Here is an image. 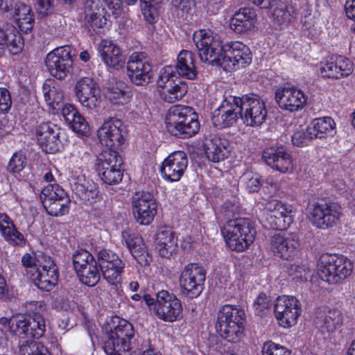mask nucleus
Masks as SVG:
<instances>
[{
	"label": "nucleus",
	"instance_id": "18",
	"mask_svg": "<svg viewBox=\"0 0 355 355\" xmlns=\"http://www.w3.org/2000/svg\"><path fill=\"white\" fill-rule=\"evenodd\" d=\"M274 312L280 326L287 328L295 325L301 315L300 301L293 296L278 297L274 304Z\"/></svg>",
	"mask_w": 355,
	"mask_h": 355
},
{
	"label": "nucleus",
	"instance_id": "52",
	"mask_svg": "<svg viewBox=\"0 0 355 355\" xmlns=\"http://www.w3.org/2000/svg\"><path fill=\"white\" fill-rule=\"evenodd\" d=\"M27 158L24 152L19 150L15 152L10 159L7 171L11 173H19L26 166Z\"/></svg>",
	"mask_w": 355,
	"mask_h": 355
},
{
	"label": "nucleus",
	"instance_id": "34",
	"mask_svg": "<svg viewBox=\"0 0 355 355\" xmlns=\"http://www.w3.org/2000/svg\"><path fill=\"white\" fill-rule=\"evenodd\" d=\"M256 16L252 8H241L231 19L230 27L236 33H243L254 27Z\"/></svg>",
	"mask_w": 355,
	"mask_h": 355
},
{
	"label": "nucleus",
	"instance_id": "7",
	"mask_svg": "<svg viewBox=\"0 0 355 355\" xmlns=\"http://www.w3.org/2000/svg\"><path fill=\"white\" fill-rule=\"evenodd\" d=\"M95 254L103 278L109 284L117 287L121 283V274L125 266V261L110 249H96Z\"/></svg>",
	"mask_w": 355,
	"mask_h": 355
},
{
	"label": "nucleus",
	"instance_id": "41",
	"mask_svg": "<svg viewBox=\"0 0 355 355\" xmlns=\"http://www.w3.org/2000/svg\"><path fill=\"white\" fill-rule=\"evenodd\" d=\"M343 322V316L338 309H330L321 318L318 317L315 323L318 328L328 332H334L340 328Z\"/></svg>",
	"mask_w": 355,
	"mask_h": 355
},
{
	"label": "nucleus",
	"instance_id": "13",
	"mask_svg": "<svg viewBox=\"0 0 355 355\" xmlns=\"http://www.w3.org/2000/svg\"><path fill=\"white\" fill-rule=\"evenodd\" d=\"M123 159L115 150L103 152L96 159V167L101 180L107 184H115L121 181Z\"/></svg>",
	"mask_w": 355,
	"mask_h": 355
},
{
	"label": "nucleus",
	"instance_id": "51",
	"mask_svg": "<svg viewBox=\"0 0 355 355\" xmlns=\"http://www.w3.org/2000/svg\"><path fill=\"white\" fill-rule=\"evenodd\" d=\"M1 235L10 245L22 248L26 245V240L24 236L17 230L15 225L4 231L1 233Z\"/></svg>",
	"mask_w": 355,
	"mask_h": 355
},
{
	"label": "nucleus",
	"instance_id": "29",
	"mask_svg": "<svg viewBox=\"0 0 355 355\" xmlns=\"http://www.w3.org/2000/svg\"><path fill=\"white\" fill-rule=\"evenodd\" d=\"M24 46L20 33L14 26L0 28V58L8 50L11 55L19 53Z\"/></svg>",
	"mask_w": 355,
	"mask_h": 355
},
{
	"label": "nucleus",
	"instance_id": "54",
	"mask_svg": "<svg viewBox=\"0 0 355 355\" xmlns=\"http://www.w3.org/2000/svg\"><path fill=\"white\" fill-rule=\"evenodd\" d=\"M95 260L89 252L84 249L77 250L73 254V264L76 271Z\"/></svg>",
	"mask_w": 355,
	"mask_h": 355
},
{
	"label": "nucleus",
	"instance_id": "38",
	"mask_svg": "<svg viewBox=\"0 0 355 355\" xmlns=\"http://www.w3.org/2000/svg\"><path fill=\"white\" fill-rule=\"evenodd\" d=\"M125 243L132 257L141 266H148L152 261L151 257L147 251L145 244L141 238L128 237L125 239Z\"/></svg>",
	"mask_w": 355,
	"mask_h": 355
},
{
	"label": "nucleus",
	"instance_id": "39",
	"mask_svg": "<svg viewBox=\"0 0 355 355\" xmlns=\"http://www.w3.org/2000/svg\"><path fill=\"white\" fill-rule=\"evenodd\" d=\"M14 17L21 31L27 33L33 28L35 23L34 15L31 8L26 4H15Z\"/></svg>",
	"mask_w": 355,
	"mask_h": 355
},
{
	"label": "nucleus",
	"instance_id": "45",
	"mask_svg": "<svg viewBox=\"0 0 355 355\" xmlns=\"http://www.w3.org/2000/svg\"><path fill=\"white\" fill-rule=\"evenodd\" d=\"M42 90L47 105L52 110H58V106L64 99V93L60 86L57 83L49 85L45 83Z\"/></svg>",
	"mask_w": 355,
	"mask_h": 355
},
{
	"label": "nucleus",
	"instance_id": "53",
	"mask_svg": "<svg viewBox=\"0 0 355 355\" xmlns=\"http://www.w3.org/2000/svg\"><path fill=\"white\" fill-rule=\"evenodd\" d=\"M241 181L244 184L249 193L257 192L262 184L259 174L252 171L245 172L241 176Z\"/></svg>",
	"mask_w": 355,
	"mask_h": 355
},
{
	"label": "nucleus",
	"instance_id": "3",
	"mask_svg": "<svg viewBox=\"0 0 355 355\" xmlns=\"http://www.w3.org/2000/svg\"><path fill=\"white\" fill-rule=\"evenodd\" d=\"M245 322L243 309L225 304L218 312L216 329L223 339L230 343H238L244 336Z\"/></svg>",
	"mask_w": 355,
	"mask_h": 355
},
{
	"label": "nucleus",
	"instance_id": "35",
	"mask_svg": "<svg viewBox=\"0 0 355 355\" xmlns=\"http://www.w3.org/2000/svg\"><path fill=\"white\" fill-rule=\"evenodd\" d=\"M292 212L291 205H280L277 211L268 213L266 219L270 228L285 230L293 223Z\"/></svg>",
	"mask_w": 355,
	"mask_h": 355
},
{
	"label": "nucleus",
	"instance_id": "24",
	"mask_svg": "<svg viewBox=\"0 0 355 355\" xmlns=\"http://www.w3.org/2000/svg\"><path fill=\"white\" fill-rule=\"evenodd\" d=\"M188 166V158L183 151L171 153L162 162L160 172L163 178L168 182H177L183 176Z\"/></svg>",
	"mask_w": 355,
	"mask_h": 355
},
{
	"label": "nucleus",
	"instance_id": "25",
	"mask_svg": "<svg viewBox=\"0 0 355 355\" xmlns=\"http://www.w3.org/2000/svg\"><path fill=\"white\" fill-rule=\"evenodd\" d=\"M45 331L46 324L44 323H40L21 313L12 316L11 333L16 336L23 338H40L44 336Z\"/></svg>",
	"mask_w": 355,
	"mask_h": 355
},
{
	"label": "nucleus",
	"instance_id": "4",
	"mask_svg": "<svg viewBox=\"0 0 355 355\" xmlns=\"http://www.w3.org/2000/svg\"><path fill=\"white\" fill-rule=\"evenodd\" d=\"M166 125L171 135L180 138L191 137L200 129L196 112L192 107L182 105H174L168 110Z\"/></svg>",
	"mask_w": 355,
	"mask_h": 355
},
{
	"label": "nucleus",
	"instance_id": "19",
	"mask_svg": "<svg viewBox=\"0 0 355 355\" xmlns=\"http://www.w3.org/2000/svg\"><path fill=\"white\" fill-rule=\"evenodd\" d=\"M125 135L124 125L116 118H110L98 130L99 141L108 150L119 149L124 142Z\"/></svg>",
	"mask_w": 355,
	"mask_h": 355
},
{
	"label": "nucleus",
	"instance_id": "62",
	"mask_svg": "<svg viewBox=\"0 0 355 355\" xmlns=\"http://www.w3.org/2000/svg\"><path fill=\"white\" fill-rule=\"evenodd\" d=\"M69 183L71 185V190H75V188L80 187L81 189V185L86 183L87 180L85 175L82 173L80 169H76L71 172V175L69 178Z\"/></svg>",
	"mask_w": 355,
	"mask_h": 355
},
{
	"label": "nucleus",
	"instance_id": "32",
	"mask_svg": "<svg viewBox=\"0 0 355 355\" xmlns=\"http://www.w3.org/2000/svg\"><path fill=\"white\" fill-rule=\"evenodd\" d=\"M99 52L106 65L116 70L123 67L125 63V56L122 54L120 48L112 42L103 41Z\"/></svg>",
	"mask_w": 355,
	"mask_h": 355
},
{
	"label": "nucleus",
	"instance_id": "2",
	"mask_svg": "<svg viewBox=\"0 0 355 355\" xmlns=\"http://www.w3.org/2000/svg\"><path fill=\"white\" fill-rule=\"evenodd\" d=\"M103 329V349L107 355H123L131 350L144 353L155 349L150 339L135 334L132 324L125 320L115 317Z\"/></svg>",
	"mask_w": 355,
	"mask_h": 355
},
{
	"label": "nucleus",
	"instance_id": "31",
	"mask_svg": "<svg viewBox=\"0 0 355 355\" xmlns=\"http://www.w3.org/2000/svg\"><path fill=\"white\" fill-rule=\"evenodd\" d=\"M62 115L73 131L85 137L89 135L88 123L74 105L65 104L62 108Z\"/></svg>",
	"mask_w": 355,
	"mask_h": 355
},
{
	"label": "nucleus",
	"instance_id": "49",
	"mask_svg": "<svg viewBox=\"0 0 355 355\" xmlns=\"http://www.w3.org/2000/svg\"><path fill=\"white\" fill-rule=\"evenodd\" d=\"M19 355H51L39 342L27 340L19 347Z\"/></svg>",
	"mask_w": 355,
	"mask_h": 355
},
{
	"label": "nucleus",
	"instance_id": "6",
	"mask_svg": "<svg viewBox=\"0 0 355 355\" xmlns=\"http://www.w3.org/2000/svg\"><path fill=\"white\" fill-rule=\"evenodd\" d=\"M353 263L342 255L324 254L318 262L320 278L331 284H337L351 275Z\"/></svg>",
	"mask_w": 355,
	"mask_h": 355
},
{
	"label": "nucleus",
	"instance_id": "28",
	"mask_svg": "<svg viewBox=\"0 0 355 355\" xmlns=\"http://www.w3.org/2000/svg\"><path fill=\"white\" fill-rule=\"evenodd\" d=\"M38 144L46 153H55L60 150L61 141L59 130L54 125L42 123L35 130Z\"/></svg>",
	"mask_w": 355,
	"mask_h": 355
},
{
	"label": "nucleus",
	"instance_id": "40",
	"mask_svg": "<svg viewBox=\"0 0 355 355\" xmlns=\"http://www.w3.org/2000/svg\"><path fill=\"white\" fill-rule=\"evenodd\" d=\"M269 8H272L271 18L279 25H286L291 22L294 12L293 8L281 1L272 0Z\"/></svg>",
	"mask_w": 355,
	"mask_h": 355
},
{
	"label": "nucleus",
	"instance_id": "57",
	"mask_svg": "<svg viewBox=\"0 0 355 355\" xmlns=\"http://www.w3.org/2000/svg\"><path fill=\"white\" fill-rule=\"evenodd\" d=\"M253 306L256 315H265L269 312L270 307V299L266 294L261 293L254 301Z\"/></svg>",
	"mask_w": 355,
	"mask_h": 355
},
{
	"label": "nucleus",
	"instance_id": "23",
	"mask_svg": "<svg viewBox=\"0 0 355 355\" xmlns=\"http://www.w3.org/2000/svg\"><path fill=\"white\" fill-rule=\"evenodd\" d=\"M299 247L297 235L285 231L275 233L270 238V248L275 255L284 259L293 257Z\"/></svg>",
	"mask_w": 355,
	"mask_h": 355
},
{
	"label": "nucleus",
	"instance_id": "37",
	"mask_svg": "<svg viewBox=\"0 0 355 355\" xmlns=\"http://www.w3.org/2000/svg\"><path fill=\"white\" fill-rule=\"evenodd\" d=\"M59 278L58 269L41 270L40 268L34 273H31L30 279L40 290L49 291L58 284Z\"/></svg>",
	"mask_w": 355,
	"mask_h": 355
},
{
	"label": "nucleus",
	"instance_id": "17",
	"mask_svg": "<svg viewBox=\"0 0 355 355\" xmlns=\"http://www.w3.org/2000/svg\"><path fill=\"white\" fill-rule=\"evenodd\" d=\"M153 309L156 316L164 322H173L182 316L181 301L175 295L165 290L157 293Z\"/></svg>",
	"mask_w": 355,
	"mask_h": 355
},
{
	"label": "nucleus",
	"instance_id": "14",
	"mask_svg": "<svg viewBox=\"0 0 355 355\" xmlns=\"http://www.w3.org/2000/svg\"><path fill=\"white\" fill-rule=\"evenodd\" d=\"M239 103L242 109L241 121L244 124L254 127L265 122L268 112L259 96L253 93L242 95Z\"/></svg>",
	"mask_w": 355,
	"mask_h": 355
},
{
	"label": "nucleus",
	"instance_id": "26",
	"mask_svg": "<svg viewBox=\"0 0 355 355\" xmlns=\"http://www.w3.org/2000/svg\"><path fill=\"white\" fill-rule=\"evenodd\" d=\"M353 72V63L342 55H332L321 62L320 73L324 78L339 79Z\"/></svg>",
	"mask_w": 355,
	"mask_h": 355
},
{
	"label": "nucleus",
	"instance_id": "12",
	"mask_svg": "<svg viewBox=\"0 0 355 355\" xmlns=\"http://www.w3.org/2000/svg\"><path fill=\"white\" fill-rule=\"evenodd\" d=\"M206 270L196 263H188L184 267L180 277V285L183 295L193 299L204 290Z\"/></svg>",
	"mask_w": 355,
	"mask_h": 355
},
{
	"label": "nucleus",
	"instance_id": "55",
	"mask_svg": "<svg viewBox=\"0 0 355 355\" xmlns=\"http://www.w3.org/2000/svg\"><path fill=\"white\" fill-rule=\"evenodd\" d=\"M313 139L314 137L308 126L305 130L295 131L292 136V142L296 146L302 147L307 146Z\"/></svg>",
	"mask_w": 355,
	"mask_h": 355
},
{
	"label": "nucleus",
	"instance_id": "21",
	"mask_svg": "<svg viewBox=\"0 0 355 355\" xmlns=\"http://www.w3.org/2000/svg\"><path fill=\"white\" fill-rule=\"evenodd\" d=\"M75 93L79 103L88 111L99 106L100 90L93 79L87 77L79 79L76 83Z\"/></svg>",
	"mask_w": 355,
	"mask_h": 355
},
{
	"label": "nucleus",
	"instance_id": "16",
	"mask_svg": "<svg viewBox=\"0 0 355 355\" xmlns=\"http://www.w3.org/2000/svg\"><path fill=\"white\" fill-rule=\"evenodd\" d=\"M132 214L137 223L148 225L157 211V202L154 196L148 191H138L132 198Z\"/></svg>",
	"mask_w": 355,
	"mask_h": 355
},
{
	"label": "nucleus",
	"instance_id": "15",
	"mask_svg": "<svg viewBox=\"0 0 355 355\" xmlns=\"http://www.w3.org/2000/svg\"><path fill=\"white\" fill-rule=\"evenodd\" d=\"M70 46L58 47L46 55V67L51 76L64 80L72 71L73 59Z\"/></svg>",
	"mask_w": 355,
	"mask_h": 355
},
{
	"label": "nucleus",
	"instance_id": "44",
	"mask_svg": "<svg viewBox=\"0 0 355 355\" xmlns=\"http://www.w3.org/2000/svg\"><path fill=\"white\" fill-rule=\"evenodd\" d=\"M187 89L188 87L184 82L178 80L175 84L160 90L159 93L164 101L172 103L181 100L187 94Z\"/></svg>",
	"mask_w": 355,
	"mask_h": 355
},
{
	"label": "nucleus",
	"instance_id": "60",
	"mask_svg": "<svg viewBox=\"0 0 355 355\" xmlns=\"http://www.w3.org/2000/svg\"><path fill=\"white\" fill-rule=\"evenodd\" d=\"M21 264L26 268L27 275L31 277V273L37 271V255L33 256L29 253H26L21 258Z\"/></svg>",
	"mask_w": 355,
	"mask_h": 355
},
{
	"label": "nucleus",
	"instance_id": "11",
	"mask_svg": "<svg viewBox=\"0 0 355 355\" xmlns=\"http://www.w3.org/2000/svg\"><path fill=\"white\" fill-rule=\"evenodd\" d=\"M240 96L222 95L220 106L212 113L213 125L219 129L235 125L241 120L242 109L239 105Z\"/></svg>",
	"mask_w": 355,
	"mask_h": 355
},
{
	"label": "nucleus",
	"instance_id": "1",
	"mask_svg": "<svg viewBox=\"0 0 355 355\" xmlns=\"http://www.w3.org/2000/svg\"><path fill=\"white\" fill-rule=\"evenodd\" d=\"M193 41L198 50L200 60L211 65L220 66L230 71L236 67H245L252 62L250 48L240 42H234L222 45L210 30H199L193 34Z\"/></svg>",
	"mask_w": 355,
	"mask_h": 355
},
{
	"label": "nucleus",
	"instance_id": "61",
	"mask_svg": "<svg viewBox=\"0 0 355 355\" xmlns=\"http://www.w3.org/2000/svg\"><path fill=\"white\" fill-rule=\"evenodd\" d=\"M56 309L67 311H76L79 309L78 304L74 300H70L64 297H59L54 301Z\"/></svg>",
	"mask_w": 355,
	"mask_h": 355
},
{
	"label": "nucleus",
	"instance_id": "36",
	"mask_svg": "<svg viewBox=\"0 0 355 355\" xmlns=\"http://www.w3.org/2000/svg\"><path fill=\"white\" fill-rule=\"evenodd\" d=\"M156 241L157 249L162 257H170L176 250L177 239L171 229H160L157 234Z\"/></svg>",
	"mask_w": 355,
	"mask_h": 355
},
{
	"label": "nucleus",
	"instance_id": "56",
	"mask_svg": "<svg viewBox=\"0 0 355 355\" xmlns=\"http://www.w3.org/2000/svg\"><path fill=\"white\" fill-rule=\"evenodd\" d=\"M289 275L297 282H306L309 273V268L304 264L293 263L288 268Z\"/></svg>",
	"mask_w": 355,
	"mask_h": 355
},
{
	"label": "nucleus",
	"instance_id": "27",
	"mask_svg": "<svg viewBox=\"0 0 355 355\" xmlns=\"http://www.w3.org/2000/svg\"><path fill=\"white\" fill-rule=\"evenodd\" d=\"M83 24L86 29L96 33L103 32L107 24L104 8L94 0H86L84 3Z\"/></svg>",
	"mask_w": 355,
	"mask_h": 355
},
{
	"label": "nucleus",
	"instance_id": "43",
	"mask_svg": "<svg viewBox=\"0 0 355 355\" xmlns=\"http://www.w3.org/2000/svg\"><path fill=\"white\" fill-rule=\"evenodd\" d=\"M98 263L96 260L90 262L89 264L78 269L76 272L80 282L88 286H94L100 280L101 275L98 270Z\"/></svg>",
	"mask_w": 355,
	"mask_h": 355
},
{
	"label": "nucleus",
	"instance_id": "63",
	"mask_svg": "<svg viewBox=\"0 0 355 355\" xmlns=\"http://www.w3.org/2000/svg\"><path fill=\"white\" fill-rule=\"evenodd\" d=\"M37 268L41 270L58 269L52 258L44 253L37 254Z\"/></svg>",
	"mask_w": 355,
	"mask_h": 355
},
{
	"label": "nucleus",
	"instance_id": "30",
	"mask_svg": "<svg viewBox=\"0 0 355 355\" xmlns=\"http://www.w3.org/2000/svg\"><path fill=\"white\" fill-rule=\"evenodd\" d=\"M204 146L207 159L213 162L224 160L232 149L228 140L216 135H210L209 138L206 139Z\"/></svg>",
	"mask_w": 355,
	"mask_h": 355
},
{
	"label": "nucleus",
	"instance_id": "64",
	"mask_svg": "<svg viewBox=\"0 0 355 355\" xmlns=\"http://www.w3.org/2000/svg\"><path fill=\"white\" fill-rule=\"evenodd\" d=\"M141 8L144 18L150 24H153L157 17L155 8L147 1L141 2Z\"/></svg>",
	"mask_w": 355,
	"mask_h": 355
},
{
	"label": "nucleus",
	"instance_id": "59",
	"mask_svg": "<svg viewBox=\"0 0 355 355\" xmlns=\"http://www.w3.org/2000/svg\"><path fill=\"white\" fill-rule=\"evenodd\" d=\"M10 92L5 87H0V114H7L12 106Z\"/></svg>",
	"mask_w": 355,
	"mask_h": 355
},
{
	"label": "nucleus",
	"instance_id": "42",
	"mask_svg": "<svg viewBox=\"0 0 355 355\" xmlns=\"http://www.w3.org/2000/svg\"><path fill=\"white\" fill-rule=\"evenodd\" d=\"M314 138H324L331 135L336 128L334 121L329 116L315 119L309 125Z\"/></svg>",
	"mask_w": 355,
	"mask_h": 355
},
{
	"label": "nucleus",
	"instance_id": "20",
	"mask_svg": "<svg viewBox=\"0 0 355 355\" xmlns=\"http://www.w3.org/2000/svg\"><path fill=\"white\" fill-rule=\"evenodd\" d=\"M262 159L268 166L279 173H288L293 170L292 157L282 145L266 148L262 152Z\"/></svg>",
	"mask_w": 355,
	"mask_h": 355
},
{
	"label": "nucleus",
	"instance_id": "58",
	"mask_svg": "<svg viewBox=\"0 0 355 355\" xmlns=\"http://www.w3.org/2000/svg\"><path fill=\"white\" fill-rule=\"evenodd\" d=\"M262 355H291V352L285 347L269 341L263 344Z\"/></svg>",
	"mask_w": 355,
	"mask_h": 355
},
{
	"label": "nucleus",
	"instance_id": "9",
	"mask_svg": "<svg viewBox=\"0 0 355 355\" xmlns=\"http://www.w3.org/2000/svg\"><path fill=\"white\" fill-rule=\"evenodd\" d=\"M127 76L137 86H146L153 79L150 58L146 52L135 51L126 62Z\"/></svg>",
	"mask_w": 355,
	"mask_h": 355
},
{
	"label": "nucleus",
	"instance_id": "46",
	"mask_svg": "<svg viewBox=\"0 0 355 355\" xmlns=\"http://www.w3.org/2000/svg\"><path fill=\"white\" fill-rule=\"evenodd\" d=\"M46 309V305L42 301H27L21 305L23 314L27 318L34 320L40 323L46 324L42 313Z\"/></svg>",
	"mask_w": 355,
	"mask_h": 355
},
{
	"label": "nucleus",
	"instance_id": "33",
	"mask_svg": "<svg viewBox=\"0 0 355 355\" xmlns=\"http://www.w3.org/2000/svg\"><path fill=\"white\" fill-rule=\"evenodd\" d=\"M173 67L178 77L189 80H194L197 77L198 71L194 63V55L189 51H180L178 55L177 63Z\"/></svg>",
	"mask_w": 355,
	"mask_h": 355
},
{
	"label": "nucleus",
	"instance_id": "8",
	"mask_svg": "<svg viewBox=\"0 0 355 355\" xmlns=\"http://www.w3.org/2000/svg\"><path fill=\"white\" fill-rule=\"evenodd\" d=\"M343 216L342 208L335 202H317L309 209V218L311 224L325 230L336 226Z\"/></svg>",
	"mask_w": 355,
	"mask_h": 355
},
{
	"label": "nucleus",
	"instance_id": "22",
	"mask_svg": "<svg viewBox=\"0 0 355 355\" xmlns=\"http://www.w3.org/2000/svg\"><path fill=\"white\" fill-rule=\"evenodd\" d=\"M275 98L281 109L289 112L302 110L307 101V96L304 92L294 87H284L277 89Z\"/></svg>",
	"mask_w": 355,
	"mask_h": 355
},
{
	"label": "nucleus",
	"instance_id": "10",
	"mask_svg": "<svg viewBox=\"0 0 355 355\" xmlns=\"http://www.w3.org/2000/svg\"><path fill=\"white\" fill-rule=\"evenodd\" d=\"M40 198L44 208L50 216H62L69 211L71 200L64 190L58 184L44 187Z\"/></svg>",
	"mask_w": 355,
	"mask_h": 355
},
{
	"label": "nucleus",
	"instance_id": "47",
	"mask_svg": "<svg viewBox=\"0 0 355 355\" xmlns=\"http://www.w3.org/2000/svg\"><path fill=\"white\" fill-rule=\"evenodd\" d=\"M80 187L75 188L73 192L83 202L92 203L95 202L96 198L98 194V187L92 180H89L81 185Z\"/></svg>",
	"mask_w": 355,
	"mask_h": 355
},
{
	"label": "nucleus",
	"instance_id": "50",
	"mask_svg": "<svg viewBox=\"0 0 355 355\" xmlns=\"http://www.w3.org/2000/svg\"><path fill=\"white\" fill-rule=\"evenodd\" d=\"M107 98L113 104L124 105L130 102L129 93L117 86L110 87L106 94Z\"/></svg>",
	"mask_w": 355,
	"mask_h": 355
},
{
	"label": "nucleus",
	"instance_id": "48",
	"mask_svg": "<svg viewBox=\"0 0 355 355\" xmlns=\"http://www.w3.org/2000/svg\"><path fill=\"white\" fill-rule=\"evenodd\" d=\"M178 76L171 65L165 66L159 72L157 85L161 90L168 85H172L180 80Z\"/></svg>",
	"mask_w": 355,
	"mask_h": 355
},
{
	"label": "nucleus",
	"instance_id": "5",
	"mask_svg": "<svg viewBox=\"0 0 355 355\" xmlns=\"http://www.w3.org/2000/svg\"><path fill=\"white\" fill-rule=\"evenodd\" d=\"M256 230L248 218L230 219L221 228V233L228 247L234 251L243 252L254 242Z\"/></svg>",
	"mask_w": 355,
	"mask_h": 355
}]
</instances>
